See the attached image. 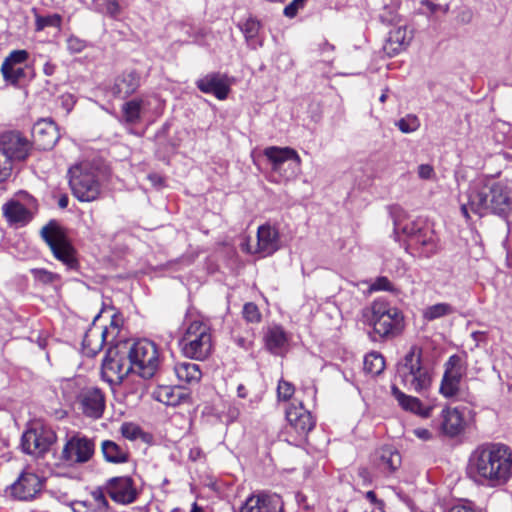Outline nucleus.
<instances>
[{"label":"nucleus","mask_w":512,"mask_h":512,"mask_svg":"<svg viewBox=\"0 0 512 512\" xmlns=\"http://www.w3.org/2000/svg\"><path fill=\"white\" fill-rule=\"evenodd\" d=\"M280 235L276 227L264 224L258 227L257 244L252 249L248 243L242 244V249L259 254L261 257L270 256L280 248Z\"/></svg>","instance_id":"nucleus-16"},{"label":"nucleus","mask_w":512,"mask_h":512,"mask_svg":"<svg viewBox=\"0 0 512 512\" xmlns=\"http://www.w3.org/2000/svg\"><path fill=\"white\" fill-rule=\"evenodd\" d=\"M358 477L362 480L363 485H369L373 481V476L368 468L361 467L358 469Z\"/></svg>","instance_id":"nucleus-52"},{"label":"nucleus","mask_w":512,"mask_h":512,"mask_svg":"<svg viewBox=\"0 0 512 512\" xmlns=\"http://www.w3.org/2000/svg\"><path fill=\"white\" fill-rule=\"evenodd\" d=\"M396 126L403 133H412L419 129L420 120L416 115L408 114L396 122Z\"/></svg>","instance_id":"nucleus-40"},{"label":"nucleus","mask_w":512,"mask_h":512,"mask_svg":"<svg viewBox=\"0 0 512 512\" xmlns=\"http://www.w3.org/2000/svg\"><path fill=\"white\" fill-rule=\"evenodd\" d=\"M467 203H462L461 213L469 219V211L483 216L488 213L506 216L512 210V201L505 185L499 182H479L467 193Z\"/></svg>","instance_id":"nucleus-2"},{"label":"nucleus","mask_w":512,"mask_h":512,"mask_svg":"<svg viewBox=\"0 0 512 512\" xmlns=\"http://www.w3.org/2000/svg\"><path fill=\"white\" fill-rule=\"evenodd\" d=\"M41 236L50 247L54 257L68 268L77 265L76 250L65 231L55 222H50L41 230Z\"/></svg>","instance_id":"nucleus-9"},{"label":"nucleus","mask_w":512,"mask_h":512,"mask_svg":"<svg viewBox=\"0 0 512 512\" xmlns=\"http://www.w3.org/2000/svg\"><path fill=\"white\" fill-rule=\"evenodd\" d=\"M385 368L384 357L377 352H371L364 358V370L365 372L376 376L379 375Z\"/></svg>","instance_id":"nucleus-37"},{"label":"nucleus","mask_w":512,"mask_h":512,"mask_svg":"<svg viewBox=\"0 0 512 512\" xmlns=\"http://www.w3.org/2000/svg\"><path fill=\"white\" fill-rule=\"evenodd\" d=\"M427 5L429 6L431 11H435L436 5H434V4L430 3V2H427Z\"/></svg>","instance_id":"nucleus-64"},{"label":"nucleus","mask_w":512,"mask_h":512,"mask_svg":"<svg viewBox=\"0 0 512 512\" xmlns=\"http://www.w3.org/2000/svg\"><path fill=\"white\" fill-rule=\"evenodd\" d=\"M154 397L157 401L169 405L176 406L180 403L181 396L170 386H160L154 392Z\"/></svg>","instance_id":"nucleus-38"},{"label":"nucleus","mask_w":512,"mask_h":512,"mask_svg":"<svg viewBox=\"0 0 512 512\" xmlns=\"http://www.w3.org/2000/svg\"><path fill=\"white\" fill-rule=\"evenodd\" d=\"M467 474L475 483L496 488L512 479V450L505 444L485 443L470 454Z\"/></svg>","instance_id":"nucleus-1"},{"label":"nucleus","mask_w":512,"mask_h":512,"mask_svg":"<svg viewBox=\"0 0 512 512\" xmlns=\"http://www.w3.org/2000/svg\"><path fill=\"white\" fill-rule=\"evenodd\" d=\"M236 342L242 348H245V349L249 348L250 343H247V341L244 338H237Z\"/></svg>","instance_id":"nucleus-60"},{"label":"nucleus","mask_w":512,"mask_h":512,"mask_svg":"<svg viewBox=\"0 0 512 512\" xmlns=\"http://www.w3.org/2000/svg\"><path fill=\"white\" fill-rule=\"evenodd\" d=\"M240 29L245 35L247 41L253 40L260 30V22L254 18H248L241 26Z\"/></svg>","instance_id":"nucleus-43"},{"label":"nucleus","mask_w":512,"mask_h":512,"mask_svg":"<svg viewBox=\"0 0 512 512\" xmlns=\"http://www.w3.org/2000/svg\"><path fill=\"white\" fill-rule=\"evenodd\" d=\"M32 149L31 142L18 132H8L0 136V154L12 171L13 164L25 161Z\"/></svg>","instance_id":"nucleus-14"},{"label":"nucleus","mask_w":512,"mask_h":512,"mask_svg":"<svg viewBox=\"0 0 512 512\" xmlns=\"http://www.w3.org/2000/svg\"><path fill=\"white\" fill-rule=\"evenodd\" d=\"M237 395L240 398H246L248 396V390H247V388L243 384L238 385V387H237Z\"/></svg>","instance_id":"nucleus-58"},{"label":"nucleus","mask_w":512,"mask_h":512,"mask_svg":"<svg viewBox=\"0 0 512 512\" xmlns=\"http://www.w3.org/2000/svg\"><path fill=\"white\" fill-rule=\"evenodd\" d=\"M433 373L422 360V349L412 346L396 365L395 380L405 389L418 394L426 393L432 384Z\"/></svg>","instance_id":"nucleus-3"},{"label":"nucleus","mask_w":512,"mask_h":512,"mask_svg":"<svg viewBox=\"0 0 512 512\" xmlns=\"http://www.w3.org/2000/svg\"><path fill=\"white\" fill-rule=\"evenodd\" d=\"M134 372L130 358L123 344L110 348L102 363V377L111 384H119Z\"/></svg>","instance_id":"nucleus-10"},{"label":"nucleus","mask_w":512,"mask_h":512,"mask_svg":"<svg viewBox=\"0 0 512 512\" xmlns=\"http://www.w3.org/2000/svg\"><path fill=\"white\" fill-rule=\"evenodd\" d=\"M33 274L38 281L44 284L54 283L59 279L58 274L47 271L45 269H36L33 271Z\"/></svg>","instance_id":"nucleus-47"},{"label":"nucleus","mask_w":512,"mask_h":512,"mask_svg":"<svg viewBox=\"0 0 512 512\" xmlns=\"http://www.w3.org/2000/svg\"><path fill=\"white\" fill-rule=\"evenodd\" d=\"M60 388L64 399L74 403L84 416L92 419L102 417L105 410V395L100 388L87 384L80 377L62 380Z\"/></svg>","instance_id":"nucleus-4"},{"label":"nucleus","mask_w":512,"mask_h":512,"mask_svg":"<svg viewBox=\"0 0 512 512\" xmlns=\"http://www.w3.org/2000/svg\"><path fill=\"white\" fill-rule=\"evenodd\" d=\"M2 210L10 223L26 224L31 218L29 210L19 201H8L3 205Z\"/></svg>","instance_id":"nucleus-35"},{"label":"nucleus","mask_w":512,"mask_h":512,"mask_svg":"<svg viewBox=\"0 0 512 512\" xmlns=\"http://www.w3.org/2000/svg\"><path fill=\"white\" fill-rule=\"evenodd\" d=\"M120 332V320L114 316L109 326H100L95 323L86 331L82 341V351L86 356L94 357L103 348L105 343L112 342Z\"/></svg>","instance_id":"nucleus-12"},{"label":"nucleus","mask_w":512,"mask_h":512,"mask_svg":"<svg viewBox=\"0 0 512 512\" xmlns=\"http://www.w3.org/2000/svg\"><path fill=\"white\" fill-rule=\"evenodd\" d=\"M183 354L194 360H205L212 353L213 341L210 327L200 321H191L179 341Z\"/></svg>","instance_id":"nucleus-7"},{"label":"nucleus","mask_w":512,"mask_h":512,"mask_svg":"<svg viewBox=\"0 0 512 512\" xmlns=\"http://www.w3.org/2000/svg\"><path fill=\"white\" fill-rule=\"evenodd\" d=\"M295 393L294 385L284 379H280L277 385L278 401H289Z\"/></svg>","instance_id":"nucleus-42"},{"label":"nucleus","mask_w":512,"mask_h":512,"mask_svg":"<svg viewBox=\"0 0 512 512\" xmlns=\"http://www.w3.org/2000/svg\"><path fill=\"white\" fill-rule=\"evenodd\" d=\"M120 433L128 440H135L141 435V429L134 423L126 422L121 425Z\"/></svg>","instance_id":"nucleus-46"},{"label":"nucleus","mask_w":512,"mask_h":512,"mask_svg":"<svg viewBox=\"0 0 512 512\" xmlns=\"http://www.w3.org/2000/svg\"><path fill=\"white\" fill-rule=\"evenodd\" d=\"M239 512H283V501L277 494H252L240 507Z\"/></svg>","instance_id":"nucleus-21"},{"label":"nucleus","mask_w":512,"mask_h":512,"mask_svg":"<svg viewBox=\"0 0 512 512\" xmlns=\"http://www.w3.org/2000/svg\"><path fill=\"white\" fill-rule=\"evenodd\" d=\"M103 9L107 15L113 18H117L122 11L120 4L116 0H107Z\"/></svg>","instance_id":"nucleus-48"},{"label":"nucleus","mask_w":512,"mask_h":512,"mask_svg":"<svg viewBox=\"0 0 512 512\" xmlns=\"http://www.w3.org/2000/svg\"><path fill=\"white\" fill-rule=\"evenodd\" d=\"M68 47L73 52H80L84 49L85 44L77 38L70 37L68 39Z\"/></svg>","instance_id":"nucleus-53"},{"label":"nucleus","mask_w":512,"mask_h":512,"mask_svg":"<svg viewBox=\"0 0 512 512\" xmlns=\"http://www.w3.org/2000/svg\"><path fill=\"white\" fill-rule=\"evenodd\" d=\"M418 176L423 180H431L435 178V171L430 164H421L418 166Z\"/></svg>","instance_id":"nucleus-50"},{"label":"nucleus","mask_w":512,"mask_h":512,"mask_svg":"<svg viewBox=\"0 0 512 512\" xmlns=\"http://www.w3.org/2000/svg\"><path fill=\"white\" fill-rule=\"evenodd\" d=\"M445 367L439 392L446 398L456 397L460 391V382L464 375L461 358L457 355H452Z\"/></svg>","instance_id":"nucleus-18"},{"label":"nucleus","mask_w":512,"mask_h":512,"mask_svg":"<svg viewBox=\"0 0 512 512\" xmlns=\"http://www.w3.org/2000/svg\"><path fill=\"white\" fill-rule=\"evenodd\" d=\"M101 451L104 459L110 463H125L129 459L128 449L112 440L102 441Z\"/></svg>","instance_id":"nucleus-34"},{"label":"nucleus","mask_w":512,"mask_h":512,"mask_svg":"<svg viewBox=\"0 0 512 512\" xmlns=\"http://www.w3.org/2000/svg\"><path fill=\"white\" fill-rule=\"evenodd\" d=\"M306 0H293L289 5L284 8V15L293 18L296 16L298 10L302 8Z\"/></svg>","instance_id":"nucleus-49"},{"label":"nucleus","mask_w":512,"mask_h":512,"mask_svg":"<svg viewBox=\"0 0 512 512\" xmlns=\"http://www.w3.org/2000/svg\"><path fill=\"white\" fill-rule=\"evenodd\" d=\"M6 164L7 162L5 158L2 156V154H0V183L5 181L11 175L12 172Z\"/></svg>","instance_id":"nucleus-51"},{"label":"nucleus","mask_w":512,"mask_h":512,"mask_svg":"<svg viewBox=\"0 0 512 512\" xmlns=\"http://www.w3.org/2000/svg\"><path fill=\"white\" fill-rule=\"evenodd\" d=\"M242 314L244 319L250 323H259L262 318L258 306L253 302L244 304Z\"/></svg>","instance_id":"nucleus-44"},{"label":"nucleus","mask_w":512,"mask_h":512,"mask_svg":"<svg viewBox=\"0 0 512 512\" xmlns=\"http://www.w3.org/2000/svg\"><path fill=\"white\" fill-rule=\"evenodd\" d=\"M369 291L375 292V291H389V292H395L394 285L391 283V281L387 277H378L376 278L371 285L369 286Z\"/></svg>","instance_id":"nucleus-45"},{"label":"nucleus","mask_w":512,"mask_h":512,"mask_svg":"<svg viewBox=\"0 0 512 512\" xmlns=\"http://www.w3.org/2000/svg\"><path fill=\"white\" fill-rule=\"evenodd\" d=\"M387 92H388V90L386 89V90H384V92L381 94V96H380V98H379V101H380L381 103H384V102L386 101V99H387V97H388Z\"/></svg>","instance_id":"nucleus-62"},{"label":"nucleus","mask_w":512,"mask_h":512,"mask_svg":"<svg viewBox=\"0 0 512 512\" xmlns=\"http://www.w3.org/2000/svg\"><path fill=\"white\" fill-rule=\"evenodd\" d=\"M403 232L410 237L411 244L417 247L422 256L429 258L438 252V238L432 229L405 226Z\"/></svg>","instance_id":"nucleus-19"},{"label":"nucleus","mask_w":512,"mask_h":512,"mask_svg":"<svg viewBox=\"0 0 512 512\" xmlns=\"http://www.w3.org/2000/svg\"><path fill=\"white\" fill-rule=\"evenodd\" d=\"M26 50H14L3 61L1 73L5 81L17 85L25 77V69L21 66L28 59Z\"/></svg>","instance_id":"nucleus-22"},{"label":"nucleus","mask_w":512,"mask_h":512,"mask_svg":"<svg viewBox=\"0 0 512 512\" xmlns=\"http://www.w3.org/2000/svg\"><path fill=\"white\" fill-rule=\"evenodd\" d=\"M90 499L78 502L73 507V512H109V503L101 488L93 490Z\"/></svg>","instance_id":"nucleus-33"},{"label":"nucleus","mask_w":512,"mask_h":512,"mask_svg":"<svg viewBox=\"0 0 512 512\" xmlns=\"http://www.w3.org/2000/svg\"><path fill=\"white\" fill-rule=\"evenodd\" d=\"M141 86V75L135 70H127L119 75L114 82L112 92L120 98L134 94Z\"/></svg>","instance_id":"nucleus-30"},{"label":"nucleus","mask_w":512,"mask_h":512,"mask_svg":"<svg viewBox=\"0 0 512 512\" xmlns=\"http://www.w3.org/2000/svg\"><path fill=\"white\" fill-rule=\"evenodd\" d=\"M453 313V307L448 303H437L426 307L422 316L426 321H433Z\"/></svg>","instance_id":"nucleus-39"},{"label":"nucleus","mask_w":512,"mask_h":512,"mask_svg":"<svg viewBox=\"0 0 512 512\" xmlns=\"http://www.w3.org/2000/svg\"><path fill=\"white\" fill-rule=\"evenodd\" d=\"M68 174L72 193L79 201L91 202L98 199L101 183L97 167L90 162H81L72 166Z\"/></svg>","instance_id":"nucleus-6"},{"label":"nucleus","mask_w":512,"mask_h":512,"mask_svg":"<svg viewBox=\"0 0 512 512\" xmlns=\"http://www.w3.org/2000/svg\"><path fill=\"white\" fill-rule=\"evenodd\" d=\"M441 431L449 437L461 434L466 428V420L463 412L458 408L447 407L441 412Z\"/></svg>","instance_id":"nucleus-27"},{"label":"nucleus","mask_w":512,"mask_h":512,"mask_svg":"<svg viewBox=\"0 0 512 512\" xmlns=\"http://www.w3.org/2000/svg\"><path fill=\"white\" fill-rule=\"evenodd\" d=\"M205 455L202 449L198 446L192 447L189 451V459L193 462L204 459Z\"/></svg>","instance_id":"nucleus-54"},{"label":"nucleus","mask_w":512,"mask_h":512,"mask_svg":"<svg viewBox=\"0 0 512 512\" xmlns=\"http://www.w3.org/2000/svg\"><path fill=\"white\" fill-rule=\"evenodd\" d=\"M366 498L372 502V503H376L377 502V497H376V494L374 493V491H368L366 493Z\"/></svg>","instance_id":"nucleus-59"},{"label":"nucleus","mask_w":512,"mask_h":512,"mask_svg":"<svg viewBox=\"0 0 512 512\" xmlns=\"http://www.w3.org/2000/svg\"><path fill=\"white\" fill-rule=\"evenodd\" d=\"M94 453V439L78 432L66 440L60 458L67 465L76 466L89 462Z\"/></svg>","instance_id":"nucleus-13"},{"label":"nucleus","mask_w":512,"mask_h":512,"mask_svg":"<svg viewBox=\"0 0 512 512\" xmlns=\"http://www.w3.org/2000/svg\"><path fill=\"white\" fill-rule=\"evenodd\" d=\"M56 433L41 422H33L21 438L22 451L29 455L45 454L56 441Z\"/></svg>","instance_id":"nucleus-11"},{"label":"nucleus","mask_w":512,"mask_h":512,"mask_svg":"<svg viewBox=\"0 0 512 512\" xmlns=\"http://www.w3.org/2000/svg\"><path fill=\"white\" fill-rule=\"evenodd\" d=\"M174 371L178 380L187 384L197 383L202 376L199 366L191 362L177 363Z\"/></svg>","instance_id":"nucleus-36"},{"label":"nucleus","mask_w":512,"mask_h":512,"mask_svg":"<svg viewBox=\"0 0 512 512\" xmlns=\"http://www.w3.org/2000/svg\"><path fill=\"white\" fill-rule=\"evenodd\" d=\"M414 433L418 438L422 440H428L431 438V433L427 429H416Z\"/></svg>","instance_id":"nucleus-55"},{"label":"nucleus","mask_w":512,"mask_h":512,"mask_svg":"<svg viewBox=\"0 0 512 512\" xmlns=\"http://www.w3.org/2000/svg\"><path fill=\"white\" fill-rule=\"evenodd\" d=\"M372 462L380 472L390 474L400 467L401 455L393 447L384 446L374 453Z\"/></svg>","instance_id":"nucleus-28"},{"label":"nucleus","mask_w":512,"mask_h":512,"mask_svg":"<svg viewBox=\"0 0 512 512\" xmlns=\"http://www.w3.org/2000/svg\"><path fill=\"white\" fill-rule=\"evenodd\" d=\"M366 323L381 337H393L403 329L401 311L384 299L374 300L363 312Z\"/></svg>","instance_id":"nucleus-5"},{"label":"nucleus","mask_w":512,"mask_h":512,"mask_svg":"<svg viewBox=\"0 0 512 512\" xmlns=\"http://www.w3.org/2000/svg\"><path fill=\"white\" fill-rule=\"evenodd\" d=\"M43 480L35 473L23 471L17 480L10 485V496L21 501L34 499L42 490Z\"/></svg>","instance_id":"nucleus-17"},{"label":"nucleus","mask_w":512,"mask_h":512,"mask_svg":"<svg viewBox=\"0 0 512 512\" xmlns=\"http://www.w3.org/2000/svg\"><path fill=\"white\" fill-rule=\"evenodd\" d=\"M67 205H68V198H67V196L61 197L60 200H59V206L61 208H66Z\"/></svg>","instance_id":"nucleus-61"},{"label":"nucleus","mask_w":512,"mask_h":512,"mask_svg":"<svg viewBox=\"0 0 512 512\" xmlns=\"http://www.w3.org/2000/svg\"><path fill=\"white\" fill-rule=\"evenodd\" d=\"M104 494L116 503L122 505H129L136 501L138 497V490L135 486L134 480L129 476H119L109 479L104 488H101Z\"/></svg>","instance_id":"nucleus-15"},{"label":"nucleus","mask_w":512,"mask_h":512,"mask_svg":"<svg viewBox=\"0 0 512 512\" xmlns=\"http://www.w3.org/2000/svg\"><path fill=\"white\" fill-rule=\"evenodd\" d=\"M264 156L270 161L271 168L275 173L281 174L285 162H292V176L299 171L301 158L297 151L290 147L270 146L264 149Z\"/></svg>","instance_id":"nucleus-20"},{"label":"nucleus","mask_w":512,"mask_h":512,"mask_svg":"<svg viewBox=\"0 0 512 512\" xmlns=\"http://www.w3.org/2000/svg\"><path fill=\"white\" fill-rule=\"evenodd\" d=\"M197 88L206 94H213L218 100H225L230 92V83L226 75L210 73L196 81Z\"/></svg>","instance_id":"nucleus-24"},{"label":"nucleus","mask_w":512,"mask_h":512,"mask_svg":"<svg viewBox=\"0 0 512 512\" xmlns=\"http://www.w3.org/2000/svg\"><path fill=\"white\" fill-rule=\"evenodd\" d=\"M148 179L152 182L153 185H161L162 182H163V179L160 175L158 174H150L148 176Z\"/></svg>","instance_id":"nucleus-57"},{"label":"nucleus","mask_w":512,"mask_h":512,"mask_svg":"<svg viewBox=\"0 0 512 512\" xmlns=\"http://www.w3.org/2000/svg\"><path fill=\"white\" fill-rule=\"evenodd\" d=\"M190 512H204V511L201 507H199L196 503H194Z\"/></svg>","instance_id":"nucleus-63"},{"label":"nucleus","mask_w":512,"mask_h":512,"mask_svg":"<svg viewBox=\"0 0 512 512\" xmlns=\"http://www.w3.org/2000/svg\"><path fill=\"white\" fill-rule=\"evenodd\" d=\"M34 143L39 149L49 150L60 138L56 124L50 119H41L32 129Z\"/></svg>","instance_id":"nucleus-23"},{"label":"nucleus","mask_w":512,"mask_h":512,"mask_svg":"<svg viewBox=\"0 0 512 512\" xmlns=\"http://www.w3.org/2000/svg\"><path fill=\"white\" fill-rule=\"evenodd\" d=\"M447 512H475L472 508L464 505H455L451 507Z\"/></svg>","instance_id":"nucleus-56"},{"label":"nucleus","mask_w":512,"mask_h":512,"mask_svg":"<svg viewBox=\"0 0 512 512\" xmlns=\"http://www.w3.org/2000/svg\"><path fill=\"white\" fill-rule=\"evenodd\" d=\"M61 16L59 14H52L48 16L36 15L35 26L37 31H42L46 27H60Z\"/></svg>","instance_id":"nucleus-41"},{"label":"nucleus","mask_w":512,"mask_h":512,"mask_svg":"<svg viewBox=\"0 0 512 512\" xmlns=\"http://www.w3.org/2000/svg\"><path fill=\"white\" fill-rule=\"evenodd\" d=\"M148 105L147 97H137L125 102L121 108L124 121L131 125L140 123Z\"/></svg>","instance_id":"nucleus-32"},{"label":"nucleus","mask_w":512,"mask_h":512,"mask_svg":"<svg viewBox=\"0 0 512 512\" xmlns=\"http://www.w3.org/2000/svg\"><path fill=\"white\" fill-rule=\"evenodd\" d=\"M286 418L290 426L298 434H307L315 425L311 413L306 410L300 402L298 405L291 404L286 410Z\"/></svg>","instance_id":"nucleus-26"},{"label":"nucleus","mask_w":512,"mask_h":512,"mask_svg":"<svg viewBox=\"0 0 512 512\" xmlns=\"http://www.w3.org/2000/svg\"><path fill=\"white\" fill-rule=\"evenodd\" d=\"M130 358L134 373L144 379L152 378L158 370L160 355L156 344L142 339L133 343H123Z\"/></svg>","instance_id":"nucleus-8"},{"label":"nucleus","mask_w":512,"mask_h":512,"mask_svg":"<svg viewBox=\"0 0 512 512\" xmlns=\"http://www.w3.org/2000/svg\"><path fill=\"white\" fill-rule=\"evenodd\" d=\"M413 39L412 30L406 25H398L389 31L388 38L384 44V51L393 56L404 51Z\"/></svg>","instance_id":"nucleus-25"},{"label":"nucleus","mask_w":512,"mask_h":512,"mask_svg":"<svg viewBox=\"0 0 512 512\" xmlns=\"http://www.w3.org/2000/svg\"><path fill=\"white\" fill-rule=\"evenodd\" d=\"M391 392L398 404L405 411L414 413L422 418H428L431 416L433 410L432 406H425L420 399L405 394L396 385L391 387Z\"/></svg>","instance_id":"nucleus-29"},{"label":"nucleus","mask_w":512,"mask_h":512,"mask_svg":"<svg viewBox=\"0 0 512 512\" xmlns=\"http://www.w3.org/2000/svg\"><path fill=\"white\" fill-rule=\"evenodd\" d=\"M266 348L274 355H282L287 351L289 337L285 330L278 325L267 328L264 334Z\"/></svg>","instance_id":"nucleus-31"}]
</instances>
